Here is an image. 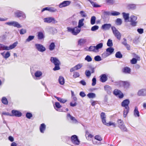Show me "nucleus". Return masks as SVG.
Returning a JSON list of instances; mask_svg holds the SVG:
<instances>
[{
  "mask_svg": "<svg viewBox=\"0 0 146 146\" xmlns=\"http://www.w3.org/2000/svg\"><path fill=\"white\" fill-rule=\"evenodd\" d=\"M50 60L52 63H54L55 65V67L53 70H58L60 69L59 65L60 63L59 60L56 57H51Z\"/></svg>",
  "mask_w": 146,
  "mask_h": 146,
  "instance_id": "f257e3e1",
  "label": "nucleus"
},
{
  "mask_svg": "<svg viewBox=\"0 0 146 146\" xmlns=\"http://www.w3.org/2000/svg\"><path fill=\"white\" fill-rule=\"evenodd\" d=\"M18 42H16L13 43V44L9 46H7L5 45L0 44V50H9L15 48L17 45Z\"/></svg>",
  "mask_w": 146,
  "mask_h": 146,
  "instance_id": "f03ea898",
  "label": "nucleus"
},
{
  "mask_svg": "<svg viewBox=\"0 0 146 146\" xmlns=\"http://www.w3.org/2000/svg\"><path fill=\"white\" fill-rule=\"evenodd\" d=\"M67 31L68 32L71 33L74 35H77L80 32V29H79L77 27H76L74 28L70 27L67 28Z\"/></svg>",
  "mask_w": 146,
  "mask_h": 146,
  "instance_id": "7ed1b4c3",
  "label": "nucleus"
},
{
  "mask_svg": "<svg viewBox=\"0 0 146 146\" xmlns=\"http://www.w3.org/2000/svg\"><path fill=\"white\" fill-rule=\"evenodd\" d=\"M15 17L17 18L22 17L23 19H25L26 18V15L22 11L19 10H16L14 12Z\"/></svg>",
  "mask_w": 146,
  "mask_h": 146,
  "instance_id": "20e7f679",
  "label": "nucleus"
},
{
  "mask_svg": "<svg viewBox=\"0 0 146 146\" xmlns=\"http://www.w3.org/2000/svg\"><path fill=\"white\" fill-rule=\"evenodd\" d=\"M137 17L133 15H131L129 18L128 21L130 22V25L133 27H135L136 26L137 22L136 21Z\"/></svg>",
  "mask_w": 146,
  "mask_h": 146,
  "instance_id": "39448f33",
  "label": "nucleus"
},
{
  "mask_svg": "<svg viewBox=\"0 0 146 146\" xmlns=\"http://www.w3.org/2000/svg\"><path fill=\"white\" fill-rule=\"evenodd\" d=\"M111 29L113 34L119 40L121 39V35L119 31L114 27H111Z\"/></svg>",
  "mask_w": 146,
  "mask_h": 146,
  "instance_id": "423d86ee",
  "label": "nucleus"
},
{
  "mask_svg": "<svg viewBox=\"0 0 146 146\" xmlns=\"http://www.w3.org/2000/svg\"><path fill=\"white\" fill-rule=\"evenodd\" d=\"M5 24L10 26H13L17 28H20L22 27V26L19 23L15 21H12L9 22H6Z\"/></svg>",
  "mask_w": 146,
  "mask_h": 146,
  "instance_id": "0eeeda50",
  "label": "nucleus"
},
{
  "mask_svg": "<svg viewBox=\"0 0 146 146\" xmlns=\"http://www.w3.org/2000/svg\"><path fill=\"white\" fill-rule=\"evenodd\" d=\"M44 22L45 23H50L52 22L54 24L57 23L58 21L56 20L55 19L52 17H49L44 18Z\"/></svg>",
  "mask_w": 146,
  "mask_h": 146,
  "instance_id": "6e6552de",
  "label": "nucleus"
},
{
  "mask_svg": "<svg viewBox=\"0 0 146 146\" xmlns=\"http://www.w3.org/2000/svg\"><path fill=\"white\" fill-rule=\"evenodd\" d=\"M36 49L39 51L43 52L46 50L45 48L42 45L39 44H36L35 45Z\"/></svg>",
  "mask_w": 146,
  "mask_h": 146,
  "instance_id": "1a4fd4ad",
  "label": "nucleus"
},
{
  "mask_svg": "<svg viewBox=\"0 0 146 146\" xmlns=\"http://www.w3.org/2000/svg\"><path fill=\"white\" fill-rule=\"evenodd\" d=\"M72 142L74 144L78 145L80 141L78 139L77 136L76 135H72L71 137Z\"/></svg>",
  "mask_w": 146,
  "mask_h": 146,
  "instance_id": "9d476101",
  "label": "nucleus"
},
{
  "mask_svg": "<svg viewBox=\"0 0 146 146\" xmlns=\"http://www.w3.org/2000/svg\"><path fill=\"white\" fill-rule=\"evenodd\" d=\"M22 113L19 111L13 110L11 111V116L20 117L22 115Z\"/></svg>",
  "mask_w": 146,
  "mask_h": 146,
  "instance_id": "9b49d317",
  "label": "nucleus"
},
{
  "mask_svg": "<svg viewBox=\"0 0 146 146\" xmlns=\"http://www.w3.org/2000/svg\"><path fill=\"white\" fill-rule=\"evenodd\" d=\"M137 94L139 96H146V88H142L139 90Z\"/></svg>",
  "mask_w": 146,
  "mask_h": 146,
  "instance_id": "f8f14e48",
  "label": "nucleus"
},
{
  "mask_svg": "<svg viewBox=\"0 0 146 146\" xmlns=\"http://www.w3.org/2000/svg\"><path fill=\"white\" fill-rule=\"evenodd\" d=\"M83 65V64L79 63L73 68H71L70 70V72H72L75 70H78L81 68L82 67Z\"/></svg>",
  "mask_w": 146,
  "mask_h": 146,
  "instance_id": "ddd939ff",
  "label": "nucleus"
},
{
  "mask_svg": "<svg viewBox=\"0 0 146 146\" xmlns=\"http://www.w3.org/2000/svg\"><path fill=\"white\" fill-rule=\"evenodd\" d=\"M129 101L128 99H126L124 100L121 103V106L124 107L125 109L129 108Z\"/></svg>",
  "mask_w": 146,
  "mask_h": 146,
  "instance_id": "4468645a",
  "label": "nucleus"
},
{
  "mask_svg": "<svg viewBox=\"0 0 146 146\" xmlns=\"http://www.w3.org/2000/svg\"><path fill=\"white\" fill-rule=\"evenodd\" d=\"M120 84H121V86L123 87L125 89H128L129 88L130 83L128 81H122L120 82Z\"/></svg>",
  "mask_w": 146,
  "mask_h": 146,
  "instance_id": "2eb2a0df",
  "label": "nucleus"
},
{
  "mask_svg": "<svg viewBox=\"0 0 146 146\" xmlns=\"http://www.w3.org/2000/svg\"><path fill=\"white\" fill-rule=\"evenodd\" d=\"M71 3V2L70 1H64L59 4V7L60 8L65 7L69 5Z\"/></svg>",
  "mask_w": 146,
  "mask_h": 146,
  "instance_id": "dca6fc26",
  "label": "nucleus"
},
{
  "mask_svg": "<svg viewBox=\"0 0 146 146\" xmlns=\"http://www.w3.org/2000/svg\"><path fill=\"white\" fill-rule=\"evenodd\" d=\"M111 26V25L110 24H105L102 25L101 28L104 30H108L110 28Z\"/></svg>",
  "mask_w": 146,
  "mask_h": 146,
  "instance_id": "f3484780",
  "label": "nucleus"
},
{
  "mask_svg": "<svg viewBox=\"0 0 146 146\" xmlns=\"http://www.w3.org/2000/svg\"><path fill=\"white\" fill-rule=\"evenodd\" d=\"M91 72L89 70H86L85 71V74L87 77H90L91 75V73H93L94 72V68H93L91 67Z\"/></svg>",
  "mask_w": 146,
  "mask_h": 146,
  "instance_id": "a211bd4d",
  "label": "nucleus"
},
{
  "mask_svg": "<svg viewBox=\"0 0 146 146\" xmlns=\"http://www.w3.org/2000/svg\"><path fill=\"white\" fill-rule=\"evenodd\" d=\"M46 129V125L44 123L40 124L39 127V129L41 133H44Z\"/></svg>",
  "mask_w": 146,
  "mask_h": 146,
  "instance_id": "6ab92c4d",
  "label": "nucleus"
},
{
  "mask_svg": "<svg viewBox=\"0 0 146 146\" xmlns=\"http://www.w3.org/2000/svg\"><path fill=\"white\" fill-rule=\"evenodd\" d=\"M87 41L86 39L82 38L79 39L78 41V45L79 46H82L85 44Z\"/></svg>",
  "mask_w": 146,
  "mask_h": 146,
  "instance_id": "aec40b11",
  "label": "nucleus"
},
{
  "mask_svg": "<svg viewBox=\"0 0 146 146\" xmlns=\"http://www.w3.org/2000/svg\"><path fill=\"white\" fill-rule=\"evenodd\" d=\"M100 80L102 82H105L107 80L108 78L105 74H103L102 75L100 76Z\"/></svg>",
  "mask_w": 146,
  "mask_h": 146,
  "instance_id": "412c9836",
  "label": "nucleus"
},
{
  "mask_svg": "<svg viewBox=\"0 0 146 146\" xmlns=\"http://www.w3.org/2000/svg\"><path fill=\"white\" fill-rule=\"evenodd\" d=\"M104 90L109 94L111 93V88L108 85H106L104 86Z\"/></svg>",
  "mask_w": 146,
  "mask_h": 146,
  "instance_id": "4be33fe9",
  "label": "nucleus"
},
{
  "mask_svg": "<svg viewBox=\"0 0 146 146\" xmlns=\"http://www.w3.org/2000/svg\"><path fill=\"white\" fill-rule=\"evenodd\" d=\"M1 54L3 57L5 59H7L10 56V53L9 51L7 52L5 54L4 52L1 53Z\"/></svg>",
  "mask_w": 146,
  "mask_h": 146,
  "instance_id": "5701e85b",
  "label": "nucleus"
},
{
  "mask_svg": "<svg viewBox=\"0 0 146 146\" xmlns=\"http://www.w3.org/2000/svg\"><path fill=\"white\" fill-rule=\"evenodd\" d=\"M122 14L123 15V18L124 19L125 21H127L129 19V13H125L123 12L122 13Z\"/></svg>",
  "mask_w": 146,
  "mask_h": 146,
  "instance_id": "b1692460",
  "label": "nucleus"
},
{
  "mask_svg": "<svg viewBox=\"0 0 146 146\" xmlns=\"http://www.w3.org/2000/svg\"><path fill=\"white\" fill-rule=\"evenodd\" d=\"M38 38L39 40H42L44 38V35L42 32H39L38 33Z\"/></svg>",
  "mask_w": 146,
  "mask_h": 146,
  "instance_id": "393cba45",
  "label": "nucleus"
},
{
  "mask_svg": "<svg viewBox=\"0 0 146 146\" xmlns=\"http://www.w3.org/2000/svg\"><path fill=\"white\" fill-rule=\"evenodd\" d=\"M55 46L54 43L52 42L49 46V49L50 51H52L55 49Z\"/></svg>",
  "mask_w": 146,
  "mask_h": 146,
  "instance_id": "a878e982",
  "label": "nucleus"
},
{
  "mask_svg": "<svg viewBox=\"0 0 146 146\" xmlns=\"http://www.w3.org/2000/svg\"><path fill=\"white\" fill-rule=\"evenodd\" d=\"M100 116L103 123H105L106 121V116L105 113L103 112H102Z\"/></svg>",
  "mask_w": 146,
  "mask_h": 146,
  "instance_id": "bb28decb",
  "label": "nucleus"
},
{
  "mask_svg": "<svg viewBox=\"0 0 146 146\" xmlns=\"http://www.w3.org/2000/svg\"><path fill=\"white\" fill-rule=\"evenodd\" d=\"M67 118H69L72 121L75 123H76L77 122V120L75 119V117L71 116L69 113H68Z\"/></svg>",
  "mask_w": 146,
  "mask_h": 146,
  "instance_id": "cd10ccee",
  "label": "nucleus"
},
{
  "mask_svg": "<svg viewBox=\"0 0 146 146\" xmlns=\"http://www.w3.org/2000/svg\"><path fill=\"white\" fill-rule=\"evenodd\" d=\"M134 115L135 117H139L140 116L139 111L137 107L135 108L134 111Z\"/></svg>",
  "mask_w": 146,
  "mask_h": 146,
  "instance_id": "c85d7f7f",
  "label": "nucleus"
},
{
  "mask_svg": "<svg viewBox=\"0 0 146 146\" xmlns=\"http://www.w3.org/2000/svg\"><path fill=\"white\" fill-rule=\"evenodd\" d=\"M84 21V19H82L79 21L78 25L77 27L78 28H80L84 25V23H83Z\"/></svg>",
  "mask_w": 146,
  "mask_h": 146,
  "instance_id": "c756f323",
  "label": "nucleus"
},
{
  "mask_svg": "<svg viewBox=\"0 0 146 146\" xmlns=\"http://www.w3.org/2000/svg\"><path fill=\"white\" fill-rule=\"evenodd\" d=\"M123 72L126 74H130L131 72V69L129 67H126L123 68Z\"/></svg>",
  "mask_w": 146,
  "mask_h": 146,
  "instance_id": "7c9ffc66",
  "label": "nucleus"
},
{
  "mask_svg": "<svg viewBox=\"0 0 146 146\" xmlns=\"http://www.w3.org/2000/svg\"><path fill=\"white\" fill-rule=\"evenodd\" d=\"M42 75V72L39 70L36 71L35 73V75L36 78H39Z\"/></svg>",
  "mask_w": 146,
  "mask_h": 146,
  "instance_id": "2f4dec72",
  "label": "nucleus"
},
{
  "mask_svg": "<svg viewBox=\"0 0 146 146\" xmlns=\"http://www.w3.org/2000/svg\"><path fill=\"white\" fill-rule=\"evenodd\" d=\"M58 82L61 85H63L64 83V78L61 76H59L58 79Z\"/></svg>",
  "mask_w": 146,
  "mask_h": 146,
  "instance_id": "473e14b6",
  "label": "nucleus"
},
{
  "mask_svg": "<svg viewBox=\"0 0 146 146\" xmlns=\"http://www.w3.org/2000/svg\"><path fill=\"white\" fill-rule=\"evenodd\" d=\"M127 7L129 9L134 10L136 9V5L134 4H129L127 5Z\"/></svg>",
  "mask_w": 146,
  "mask_h": 146,
  "instance_id": "72a5a7b5",
  "label": "nucleus"
},
{
  "mask_svg": "<svg viewBox=\"0 0 146 146\" xmlns=\"http://www.w3.org/2000/svg\"><path fill=\"white\" fill-rule=\"evenodd\" d=\"M104 125L107 126H110L111 125H112L114 127H116L115 124L114 123H113L111 121H110L108 123H106V121H105V123H103Z\"/></svg>",
  "mask_w": 146,
  "mask_h": 146,
  "instance_id": "f704fd0d",
  "label": "nucleus"
},
{
  "mask_svg": "<svg viewBox=\"0 0 146 146\" xmlns=\"http://www.w3.org/2000/svg\"><path fill=\"white\" fill-rule=\"evenodd\" d=\"M114 48L111 47H110L106 49V51L110 54V55L114 51Z\"/></svg>",
  "mask_w": 146,
  "mask_h": 146,
  "instance_id": "c9c22d12",
  "label": "nucleus"
},
{
  "mask_svg": "<svg viewBox=\"0 0 146 146\" xmlns=\"http://www.w3.org/2000/svg\"><path fill=\"white\" fill-rule=\"evenodd\" d=\"M122 131H127V129L124 125L118 126Z\"/></svg>",
  "mask_w": 146,
  "mask_h": 146,
  "instance_id": "e433bc0d",
  "label": "nucleus"
},
{
  "mask_svg": "<svg viewBox=\"0 0 146 146\" xmlns=\"http://www.w3.org/2000/svg\"><path fill=\"white\" fill-rule=\"evenodd\" d=\"M54 97L56 98L57 100L58 101L62 103H64L67 101V100L62 98H60L57 97L56 96H55Z\"/></svg>",
  "mask_w": 146,
  "mask_h": 146,
  "instance_id": "4c0bfd02",
  "label": "nucleus"
},
{
  "mask_svg": "<svg viewBox=\"0 0 146 146\" xmlns=\"http://www.w3.org/2000/svg\"><path fill=\"white\" fill-rule=\"evenodd\" d=\"M88 50L90 51H93L94 52H97L95 46H91L89 48Z\"/></svg>",
  "mask_w": 146,
  "mask_h": 146,
  "instance_id": "58836bf2",
  "label": "nucleus"
},
{
  "mask_svg": "<svg viewBox=\"0 0 146 146\" xmlns=\"http://www.w3.org/2000/svg\"><path fill=\"white\" fill-rule=\"evenodd\" d=\"M35 36L33 35L29 36L28 38L26 40V42H29L34 39Z\"/></svg>",
  "mask_w": 146,
  "mask_h": 146,
  "instance_id": "ea45409f",
  "label": "nucleus"
},
{
  "mask_svg": "<svg viewBox=\"0 0 146 146\" xmlns=\"http://www.w3.org/2000/svg\"><path fill=\"white\" fill-rule=\"evenodd\" d=\"M129 108L127 109L124 108L123 111V116L124 117H125L129 112Z\"/></svg>",
  "mask_w": 146,
  "mask_h": 146,
  "instance_id": "a19ab883",
  "label": "nucleus"
},
{
  "mask_svg": "<svg viewBox=\"0 0 146 146\" xmlns=\"http://www.w3.org/2000/svg\"><path fill=\"white\" fill-rule=\"evenodd\" d=\"M103 44L102 43H100L97 44L96 46V49L97 50V52L98 51V50L102 48L103 47Z\"/></svg>",
  "mask_w": 146,
  "mask_h": 146,
  "instance_id": "79ce46f5",
  "label": "nucleus"
},
{
  "mask_svg": "<svg viewBox=\"0 0 146 146\" xmlns=\"http://www.w3.org/2000/svg\"><path fill=\"white\" fill-rule=\"evenodd\" d=\"M87 96L90 98H93L96 97V94H95L93 93H88Z\"/></svg>",
  "mask_w": 146,
  "mask_h": 146,
  "instance_id": "37998d69",
  "label": "nucleus"
},
{
  "mask_svg": "<svg viewBox=\"0 0 146 146\" xmlns=\"http://www.w3.org/2000/svg\"><path fill=\"white\" fill-rule=\"evenodd\" d=\"M2 103L5 105H7L8 104V102L7 99L5 97H3L1 100Z\"/></svg>",
  "mask_w": 146,
  "mask_h": 146,
  "instance_id": "c03bdc74",
  "label": "nucleus"
},
{
  "mask_svg": "<svg viewBox=\"0 0 146 146\" xmlns=\"http://www.w3.org/2000/svg\"><path fill=\"white\" fill-rule=\"evenodd\" d=\"M115 56L117 58H120L122 57V55L120 52L118 51L116 53Z\"/></svg>",
  "mask_w": 146,
  "mask_h": 146,
  "instance_id": "a18cd8bd",
  "label": "nucleus"
},
{
  "mask_svg": "<svg viewBox=\"0 0 146 146\" xmlns=\"http://www.w3.org/2000/svg\"><path fill=\"white\" fill-rule=\"evenodd\" d=\"M96 18L95 16L92 17L91 19L90 23L91 25H93L95 23Z\"/></svg>",
  "mask_w": 146,
  "mask_h": 146,
  "instance_id": "49530a36",
  "label": "nucleus"
},
{
  "mask_svg": "<svg viewBox=\"0 0 146 146\" xmlns=\"http://www.w3.org/2000/svg\"><path fill=\"white\" fill-rule=\"evenodd\" d=\"M120 13L116 11H112L110 13V15L111 16H117L120 14Z\"/></svg>",
  "mask_w": 146,
  "mask_h": 146,
  "instance_id": "de8ad7c7",
  "label": "nucleus"
},
{
  "mask_svg": "<svg viewBox=\"0 0 146 146\" xmlns=\"http://www.w3.org/2000/svg\"><path fill=\"white\" fill-rule=\"evenodd\" d=\"M107 44L108 46L109 47L112 46L113 45L112 40L110 39H109L107 41Z\"/></svg>",
  "mask_w": 146,
  "mask_h": 146,
  "instance_id": "09e8293b",
  "label": "nucleus"
},
{
  "mask_svg": "<svg viewBox=\"0 0 146 146\" xmlns=\"http://www.w3.org/2000/svg\"><path fill=\"white\" fill-rule=\"evenodd\" d=\"M49 29L50 31L52 34H54V33L57 32V30L56 29L51 27H49Z\"/></svg>",
  "mask_w": 146,
  "mask_h": 146,
  "instance_id": "8fccbe9b",
  "label": "nucleus"
},
{
  "mask_svg": "<svg viewBox=\"0 0 146 146\" xmlns=\"http://www.w3.org/2000/svg\"><path fill=\"white\" fill-rule=\"evenodd\" d=\"M92 58L89 55H87L85 58V60L88 62H90L92 61Z\"/></svg>",
  "mask_w": 146,
  "mask_h": 146,
  "instance_id": "3c124183",
  "label": "nucleus"
},
{
  "mask_svg": "<svg viewBox=\"0 0 146 146\" xmlns=\"http://www.w3.org/2000/svg\"><path fill=\"white\" fill-rule=\"evenodd\" d=\"M122 20L121 19L119 18L117 19L116 21V23L117 25H121L122 23Z\"/></svg>",
  "mask_w": 146,
  "mask_h": 146,
  "instance_id": "603ef678",
  "label": "nucleus"
},
{
  "mask_svg": "<svg viewBox=\"0 0 146 146\" xmlns=\"http://www.w3.org/2000/svg\"><path fill=\"white\" fill-rule=\"evenodd\" d=\"M80 75L79 73L77 72H74L73 77L74 78H76L79 77Z\"/></svg>",
  "mask_w": 146,
  "mask_h": 146,
  "instance_id": "864d4df0",
  "label": "nucleus"
},
{
  "mask_svg": "<svg viewBox=\"0 0 146 146\" xmlns=\"http://www.w3.org/2000/svg\"><path fill=\"white\" fill-rule=\"evenodd\" d=\"M94 60L97 61H99L102 60L101 57L98 55L95 56L94 58Z\"/></svg>",
  "mask_w": 146,
  "mask_h": 146,
  "instance_id": "5fc2aeb1",
  "label": "nucleus"
},
{
  "mask_svg": "<svg viewBox=\"0 0 146 146\" xmlns=\"http://www.w3.org/2000/svg\"><path fill=\"white\" fill-rule=\"evenodd\" d=\"M109 55H110V54L106 51V52H104L102 54V57L105 58L109 56Z\"/></svg>",
  "mask_w": 146,
  "mask_h": 146,
  "instance_id": "6e6d98bb",
  "label": "nucleus"
},
{
  "mask_svg": "<svg viewBox=\"0 0 146 146\" xmlns=\"http://www.w3.org/2000/svg\"><path fill=\"white\" fill-rule=\"evenodd\" d=\"M49 11L52 12H54L57 11V9L53 7H49Z\"/></svg>",
  "mask_w": 146,
  "mask_h": 146,
  "instance_id": "4d7b16f0",
  "label": "nucleus"
},
{
  "mask_svg": "<svg viewBox=\"0 0 146 146\" xmlns=\"http://www.w3.org/2000/svg\"><path fill=\"white\" fill-rule=\"evenodd\" d=\"M120 93H121V91L117 89H115L113 92L114 94L116 96L119 95Z\"/></svg>",
  "mask_w": 146,
  "mask_h": 146,
  "instance_id": "13d9d810",
  "label": "nucleus"
},
{
  "mask_svg": "<svg viewBox=\"0 0 146 146\" xmlns=\"http://www.w3.org/2000/svg\"><path fill=\"white\" fill-rule=\"evenodd\" d=\"M94 138L95 139H96L99 141H101L102 140V138L99 135L95 136Z\"/></svg>",
  "mask_w": 146,
  "mask_h": 146,
  "instance_id": "bf43d9fd",
  "label": "nucleus"
},
{
  "mask_svg": "<svg viewBox=\"0 0 146 146\" xmlns=\"http://www.w3.org/2000/svg\"><path fill=\"white\" fill-rule=\"evenodd\" d=\"M99 28V27L97 25H95L93 26L91 28V30L92 31H95L98 30Z\"/></svg>",
  "mask_w": 146,
  "mask_h": 146,
  "instance_id": "052dcab7",
  "label": "nucleus"
},
{
  "mask_svg": "<svg viewBox=\"0 0 146 146\" xmlns=\"http://www.w3.org/2000/svg\"><path fill=\"white\" fill-rule=\"evenodd\" d=\"M26 116L27 118L30 119L32 117V115L30 113L27 112L26 114Z\"/></svg>",
  "mask_w": 146,
  "mask_h": 146,
  "instance_id": "680f3d73",
  "label": "nucleus"
},
{
  "mask_svg": "<svg viewBox=\"0 0 146 146\" xmlns=\"http://www.w3.org/2000/svg\"><path fill=\"white\" fill-rule=\"evenodd\" d=\"M27 31L26 29H22L20 30V33L21 35H23L26 33Z\"/></svg>",
  "mask_w": 146,
  "mask_h": 146,
  "instance_id": "e2e57ef3",
  "label": "nucleus"
},
{
  "mask_svg": "<svg viewBox=\"0 0 146 146\" xmlns=\"http://www.w3.org/2000/svg\"><path fill=\"white\" fill-rule=\"evenodd\" d=\"M96 78L95 77H94L92 79V86H94L96 84Z\"/></svg>",
  "mask_w": 146,
  "mask_h": 146,
  "instance_id": "0e129e2a",
  "label": "nucleus"
},
{
  "mask_svg": "<svg viewBox=\"0 0 146 146\" xmlns=\"http://www.w3.org/2000/svg\"><path fill=\"white\" fill-rule=\"evenodd\" d=\"M137 60L135 58H133L131 60V62L132 64H134L137 62Z\"/></svg>",
  "mask_w": 146,
  "mask_h": 146,
  "instance_id": "69168bd1",
  "label": "nucleus"
},
{
  "mask_svg": "<svg viewBox=\"0 0 146 146\" xmlns=\"http://www.w3.org/2000/svg\"><path fill=\"white\" fill-rule=\"evenodd\" d=\"M106 2L107 3L110 4H113L114 3V0H106Z\"/></svg>",
  "mask_w": 146,
  "mask_h": 146,
  "instance_id": "338daca9",
  "label": "nucleus"
},
{
  "mask_svg": "<svg viewBox=\"0 0 146 146\" xmlns=\"http://www.w3.org/2000/svg\"><path fill=\"white\" fill-rule=\"evenodd\" d=\"M91 4L94 7H97L100 6L99 5H98L96 3H95L93 1L91 3Z\"/></svg>",
  "mask_w": 146,
  "mask_h": 146,
  "instance_id": "774afa93",
  "label": "nucleus"
}]
</instances>
